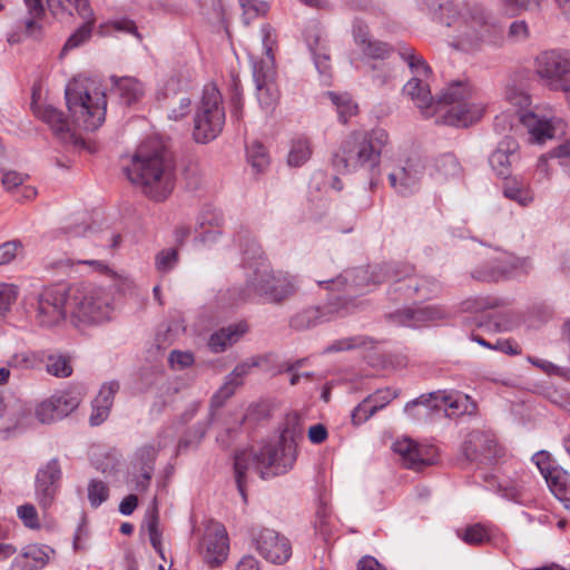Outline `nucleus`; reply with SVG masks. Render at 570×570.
Masks as SVG:
<instances>
[{
    "mask_svg": "<svg viewBox=\"0 0 570 570\" xmlns=\"http://www.w3.org/2000/svg\"><path fill=\"white\" fill-rule=\"evenodd\" d=\"M433 19L448 28L452 47L472 52L483 46H498L503 27L493 11L476 1L420 0Z\"/></svg>",
    "mask_w": 570,
    "mask_h": 570,
    "instance_id": "nucleus-1",
    "label": "nucleus"
},
{
    "mask_svg": "<svg viewBox=\"0 0 570 570\" xmlns=\"http://www.w3.org/2000/svg\"><path fill=\"white\" fill-rule=\"evenodd\" d=\"M128 179L153 200L163 202L175 186V164L163 147L140 146L125 167Z\"/></svg>",
    "mask_w": 570,
    "mask_h": 570,
    "instance_id": "nucleus-2",
    "label": "nucleus"
},
{
    "mask_svg": "<svg viewBox=\"0 0 570 570\" xmlns=\"http://www.w3.org/2000/svg\"><path fill=\"white\" fill-rule=\"evenodd\" d=\"M297 445L278 440L258 448L242 450L234 461L236 484L244 502L246 501V473L256 471L262 479L288 472L297 458Z\"/></svg>",
    "mask_w": 570,
    "mask_h": 570,
    "instance_id": "nucleus-3",
    "label": "nucleus"
},
{
    "mask_svg": "<svg viewBox=\"0 0 570 570\" xmlns=\"http://www.w3.org/2000/svg\"><path fill=\"white\" fill-rule=\"evenodd\" d=\"M389 142L390 136L383 128L352 131L335 151L333 166L341 174L362 169L371 173L379 168Z\"/></svg>",
    "mask_w": 570,
    "mask_h": 570,
    "instance_id": "nucleus-4",
    "label": "nucleus"
},
{
    "mask_svg": "<svg viewBox=\"0 0 570 570\" xmlns=\"http://www.w3.org/2000/svg\"><path fill=\"white\" fill-rule=\"evenodd\" d=\"M66 101L72 122L85 130H96L105 121L106 95L94 81L76 77L66 87Z\"/></svg>",
    "mask_w": 570,
    "mask_h": 570,
    "instance_id": "nucleus-5",
    "label": "nucleus"
},
{
    "mask_svg": "<svg viewBox=\"0 0 570 570\" xmlns=\"http://www.w3.org/2000/svg\"><path fill=\"white\" fill-rule=\"evenodd\" d=\"M485 110L476 90L468 80L450 82L435 101V115L449 126L468 127L481 119Z\"/></svg>",
    "mask_w": 570,
    "mask_h": 570,
    "instance_id": "nucleus-6",
    "label": "nucleus"
},
{
    "mask_svg": "<svg viewBox=\"0 0 570 570\" xmlns=\"http://www.w3.org/2000/svg\"><path fill=\"white\" fill-rule=\"evenodd\" d=\"M263 57L258 59L252 55L253 78L256 87V98L261 109L269 115L279 101V90L276 83V69L274 49L276 48V33L269 26L262 27Z\"/></svg>",
    "mask_w": 570,
    "mask_h": 570,
    "instance_id": "nucleus-7",
    "label": "nucleus"
},
{
    "mask_svg": "<svg viewBox=\"0 0 570 570\" xmlns=\"http://www.w3.org/2000/svg\"><path fill=\"white\" fill-rule=\"evenodd\" d=\"M68 311L71 322L81 324H99L110 320L114 312L112 297L104 288L81 285L68 289Z\"/></svg>",
    "mask_w": 570,
    "mask_h": 570,
    "instance_id": "nucleus-8",
    "label": "nucleus"
},
{
    "mask_svg": "<svg viewBox=\"0 0 570 570\" xmlns=\"http://www.w3.org/2000/svg\"><path fill=\"white\" fill-rule=\"evenodd\" d=\"M297 288L295 276L284 272H275L267 263L259 262L247 274L246 288L239 299L247 301L255 295L264 297L271 303H282L294 296Z\"/></svg>",
    "mask_w": 570,
    "mask_h": 570,
    "instance_id": "nucleus-9",
    "label": "nucleus"
},
{
    "mask_svg": "<svg viewBox=\"0 0 570 570\" xmlns=\"http://www.w3.org/2000/svg\"><path fill=\"white\" fill-rule=\"evenodd\" d=\"M522 125L527 128L530 139L537 144H543L548 139L566 132V122L559 117H539L533 112L518 114L503 111L494 118V130L503 136L514 138L513 134Z\"/></svg>",
    "mask_w": 570,
    "mask_h": 570,
    "instance_id": "nucleus-10",
    "label": "nucleus"
},
{
    "mask_svg": "<svg viewBox=\"0 0 570 570\" xmlns=\"http://www.w3.org/2000/svg\"><path fill=\"white\" fill-rule=\"evenodd\" d=\"M390 266H393V263L375 267L371 272L367 268L357 267L345 271L334 279L318 281V283L330 284V288L333 291H343L345 295L342 297L337 296L335 299L341 307H347L348 313H351L355 308L353 297L366 293L371 284L392 283V272L389 271Z\"/></svg>",
    "mask_w": 570,
    "mask_h": 570,
    "instance_id": "nucleus-11",
    "label": "nucleus"
},
{
    "mask_svg": "<svg viewBox=\"0 0 570 570\" xmlns=\"http://www.w3.org/2000/svg\"><path fill=\"white\" fill-rule=\"evenodd\" d=\"M224 125L222 95L215 86H206L194 116V139L202 144L212 141L222 132Z\"/></svg>",
    "mask_w": 570,
    "mask_h": 570,
    "instance_id": "nucleus-12",
    "label": "nucleus"
},
{
    "mask_svg": "<svg viewBox=\"0 0 570 570\" xmlns=\"http://www.w3.org/2000/svg\"><path fill=\"white\" fill-rule=\"evenodd\" d=\"M534 73L550 90L567 86L564 77L570 73V50L551 49L540 52L534 59Z\"/></svg>",
    "mask_w": 570,
    "mask_h": 570,
    "instance_id": "nucleus-13",
    "label": "nucleus"
},
{
    "mask_svg": "<svg viewBox=\"0 0 570 570\" xmlns=\"http://www.w3.org/2000/svg\"><path fill=\"white\" fill-rule=\"evenodd\" d=\"M68 301L67 289L58 286L45 288L33 305L35 323L45 328L57 326L69 314Z\"/></svg>",
    "mask_w": 570,
    "mask_h": 570,
    "instance_id": "nucleus-14",
    "label": "nucleus"
},
{
    "mask_svg": "<svg viewBox=\"0 0 570 570\" xmlns=\"http://www.w3.org/2000/svg\"><path fill=\"white\" fill-rule=\"evenodd\" d=\"M416 405H424L433 411H443L449 417L473 414L476 410V404L469 395L448 391L422 394L405 405V412L412 415V410Z\"/></svg>",
    "mask_w": 570,
    "mask_h": 570,
    "instance_id": "nucleus-15",
    "label": "nucleus"
},
{
    "mask_svg": "<svg viewBox=\"0 0 570 570\" xmlns=\"http://www.w3.org/2000/svg\"><path fill=\"white\" fill-rule=\"evenodd\" d=\"M389 271L392 272L391 278L395 291L403 292L407 297L426 299L440 289V284L436 279L414 274V268L410 265L393 263Z\"/></svg>",
    "mask_w": 570,
    "mask_h": 570,
    "instance_id": "nucleus-16",
    "label": "nucleus"
},
{
    "mask_svg": "<svg viewBox=\"0 0 570 570\" xmlns=\"http://www.w3.org/2000/svg\"><path fill=\"white\" fill-rule=\"evenodd\" d=\"M252 542L257 553L271 563L284 564L292 556L289 540L274 529H253Z\"/></svg>",
    "mask_w": 570,
    "mask_h": 570,
    "instance_id": "nucleus-17",
    "label": "nucleus"
},
{
    "mask_svg": "<svg viewBox=\"0 0 570 570\" xmlns=\"http://www.w3.org/2000/svg\"><path fill=\"white\" fill-rule=\"evenodd\" d=\"M425 173V165L419 157H410L396 164L389 174L390 186L402 196L419 190Z\"/></svg>",
    "mask_w": 570,
    "mask_h": 570,
    "instance_id": "nucleus-18",
    "label": "nucleus"
},
{
    "mask_svg": "<svg viewBox=\"0 0 570 570\" xmlns=\"http://www.w3.org/2000/svg\"><path fill=\"white\" fill-rule=\"evenodd\" d=\"M533 463L544 478L554 497L570 509V476L567 471L554 465L547 451H539L532 456Z\"/></svg>",
    "mask_w": 570,
    "mask_h": 570,
    "instance_id": "nucleus-19",
    "label": "nucleus"
},
{
    "mask_svg": "<svg viewBox=\"0 0 570 570\" xmlns=\"http://www.w3.org/2000/svg\"><path fill=\"white\" fill-rule=\"evenodd\" d=\"M493 266L487 271H474L472 276L480 281H498L501 277L528 274L532 262L528 257H518L511 253L500 252L492 258Z\"/></svg>",
    "mask_w": 570,
    "mask_h": 570,
    "instance_id": "nucleus-20",
    "label": "nucleus"
},
{
    "mask_svg": "<svg viewBox=\"0 0 570 570\" xmlns=\"http://www.w3.org/2000/svg\"><path fill=\"white\" fill-rule=\"evenodd\" d=\"M392 450L409 469L420 470L435 462V449L433 446L420 444L410 438H401L394 441Z\"/></svg>",
    "mask_w": 570,
    "mask_h": 570,
    "instance_id": "nucleus-21",
    "label": "nucleus"
},
{
    "mask_svg": "<svg viewBox=\"0 0 570 570\" xmlns=\"http://www.w3.org/2000/svg\"><path fill=\"white\" fill-rule=\"evenodd\" d=\"M463 453L470 461L490 463L501 455V449L493 433L473 431L463 443Z\"/></svg>",
    "mask_w": 570,
    "mask_h": 570,
    "instance_id": "nucleus-22",
    "label": "nucleus"
},
{
    "mask_svg": "<svg viewBox=\"0 0 570 570\" xmlns=\"http://www.w3.org/2000/svg\"><path fill=\"white\" fill-rule=\"evenodd\" d=\"M229 544L226 530L223 525L208 529L200 544L203 560L209 567H218L228 556Z\"/></svg>",
    "mask_w": 570,
    "mask_h": 570,
    "instance_id": "nucleus-23",
    "label": "nucleus"
},
{
    "mask_svg": "<svg viewBox=\"0 0 570 570\" xmlns=\"http://www.w3.org/2000/svg\"><path fill=\"white\" fill-rule=\"evenodd\" d=\"M62 476L59 460L53 458L42 465L36 475V494L39 503L48 508L57 493Z\"/></svg>",
    "mask_w": 570,
    "mask_h": 570,
    "instance_id": "nucleus-24",
    "label": "nucleus"
},
{
    "mask_svg": "<svg viewBox=\"0 0 570 570\" xmlns=\"http://www.w3.org/2000/svg\"><path fill=\"white\" fill-rule=\"evenodd\" d=\"M347 314V307H341L335 299L323 307H308L297 313L292 317L291 326L296 330H307L324 322H330L336 316Z\"/></svg>",
    "mask_w": 570,
    "mask_h": 570,
    "instance_id": "nucleus-25",
    "label": "nucleus"
},
{
    "mask_svg": "<svg viewBox=\"0 0 570 570\" xmlns=\"http://www.w3.org/2000/svg\"><path fill=\"white\" fill-rule=\"evenodd\" d=\"M446 315L445 311L439 306L428 305L416 308H405L390 314V320L396 325L407 327H420L431 322L442 320Z\"/></svg>",
    "mask_w": 570,
    "mask_h": 570,
    "instance_id": "nucleus-26",
    "label": "nucleus"
},
{
    "mask_svg": "<svg viewBox=\"0 0 570 570\" xmlns=\"http://www.w3.org/2000/svg\"><path fill=\"white\" fill-rule=\"evenodd\" d=\"M426 78L412 77L403 87V92L421 110L425 118L435 115V101L431 95Z\"/></svg>",
    "mask_w": 570,
    "mask_h": 570,
    "instance_id": "nucleus-27",
    "label": "nucleus"
},
{
    "mask_svg": "<svg viewBox=\"0 0 570 570\" xmlns=\"http://www.w3.org/2000/svg\"><path fill=\"white\" fill-rule=\"evenodd\" d=\"M224 222L223 214L212 205H205L196 218V232L202 243H214L220 235V226Z\"/></svg>",
    "mask_w": 570,
    "mask_h": 570,
    "instance_id": "nucleus-28",
    "label": "nucleus"
},
{
    "mask_svg": "<svg viewBox=\"0 0 570 570\" xmlns=\"http://www.w3.org/2000/svg\"><path fill=\"white\" fill-rule=\"evenodd\" d=\"M517 150L518 144L515 139L507 136L491 154L489 164L499 177L508 178L510 176L512 164L517 159Z\"/></svg>",
    "mask_w": 570,
    "mask_h": 570,
    "instance_id": "nucleus-29",
    "label": "nucleus"
},
{
    "mask_svg": "<svg viewBox=\"0 0 570 570\" xmlns=\"http://www.w3.org/2000/svg\"><path fill=\"white\" fill-rule=\"evenodd\" d=\"M258 365L254 358L238 364L233 372L226 376L225 384L213 395L210 407L216 410L220 407L225 401L230 397L236 387L243 384V379L249 373L252 367Z\"/></svg>",
    "mask_w": 570,
    "mask_h": 570,
    "instance_id": "nucleus-30",
    "label": "nucleus"
},
{
    "mask_svg": "<svg viewBox=\"0 0 570 570\" xmlns=\"http://www.w3.org/2000/svg\"><path fill=\"white\" fill-rule=\"evenodd\" d=\"M119 390V383L111 381L105 383L92 402V412L89 421L91 425L101 424L109 415L114 397Z\"/></svg>",
    "mask_w": 570,
    "mask_h": 570,
    "instance_id": "nucleus-31",
    "label": "nucleus"
},
{
    "mask_svg": "<svg viewBox=\"0 0 570 570\" xmlns=\"http://www.w3.org/2000/svg\"><path fill=\"white\" fill-rule=\"evenodd\" d=\"M38 117L49 125L53 134L65 142H77L75 134L71 131L69 121L63 114L52 106H46L36 111Z\"/></svg>",
    "mask_w": 570,
    "mask_h": 570,
    "instance_id": "nucleus-32",
    "label": "nucleus"
},
{
    "mask_svg": "<svg viewBox=\"0 0 570 570\" xmlns=\"http://www.w3.org/2000/svg\"><path fill=\"white\" fill-rule=\"evenodd\" d=\"M247 330L248 326L245 322L223 327L210 335L208 347L214 353L224 352L227 347L238 342Z\"/></svg>",
    "mask_w": 570,
    "mask_h": 570,
    "instance_id": "nucleus-33",
    "label": "nucleus"
},
{
    "mask_svg": "<svg viewBox=\"0 0 570 570\" xmlns=\"http://www.w3.org/2000/svg\"><path fill=\"white\" fill-rule=\"evenodd\" d=\"M112 89L124 105L138 102L145 95V86L134 77H112Z\"/></svg>",
    "mask_w": 570,
    "mask_h": 570,
    "instance_id": "nucleus-34",
    "label": "nucleus"
},
{
    "mask_svg": "<svg viewBox=\"0 0 570 570\" xmlns=\"http://www.w3.org/2000/svg\"><path fill=\"white\" fill-rule=\"evenodd\" d=\"M306 42L314 57L316 69L321 76L324 77V82H327L331 78L330 56L327 48L323 43L321 33L317 30H314L313 35L307 33Z\"/></svg>",
    "mask_w": 570,
    "mask_h": 570,
    "instance_id": "nucleus-35",
    "label": "nucleus"
},
{
    "mask_svg": "<svg viewBox=\"0 0 570 570\" xmlns=\"http://www.w3.org/2000/svg\"><path fill=\"white\" fill-rule=\"evenodd\" d=\"M174 436L171 433H167L166 435H159L157 440V444H146L138 449L136 452V458L141 463L142 468V476L148 482L151 476L153 466L150 465L160 449L166 448L169 443H171Z\"/></svg>",
    "mask_w": 570,
    "mask_h": 570,
    "instance_id": "nucleus-36",
    "label": "nucleus"
},
{
    "mask_svg": "<svg viewBox=\"0 0 570 570\" xmlns=\"http://www.w3.org/2000/svg\"><path fill=\"white\" fill-rule=\"evenodd\" d=\"M460 173L461 166L456 157L452 154H444L434 159L430 174L435 180L443 181L458 177Z\"/></svg>",
    "mask_w": 570,
    "mask_h": 570,
    "instance_id": "nucleus-37",
    "label": "nucleus"
},
{
    "mask_svg": "<svg viewBox=\"0 0 570 570\" xmlns=\"http://www.w3.org/2000/svg\"><path fill=\"white\" fill-rule=\"evenodd\" d=\"M399 55L401 59L406 62L413 77L428 78L431 73V68L424 60V58L417 53L413 48L407 46H401L399 48Z\"/></svg>",
    "mask_w": 570,
    "mask_h": 570,
    "instance_id": "nucleus-38",
    "label": "nucleus"
},
{
    "mask_svg": "<svg viewBox=\"0 0 570 570\" xmlns=\"http://www.w3.org/2000/svg\"><path fill=\"white\" fill-rule=\"evenodd\" d=\"M57 413L65 417L73 412L81 402V392L77 389H70L52 395Z\"/></svg>",
    "mask_w": 570,
    "mask_h": 570,
    "instance_id": "nucleus-39",
    "label": "nucleus"
},
{
    "mask_svg": "<svg viewBox=\"0 0 570 570\" xmlns=\"http://www.w3.org/2000/svg\"><path fill=\"white\" fill-rule=\"evenodd\" d=\"M311 156L312 147L309 140L307 138H298L291 145L287 164L291 167H301L311 158Z\"/></svg>",
    "mask_w": 570,
    "mask_h": 570,
    "instance_id": "nucleus-40",
    "label": "nucleus"
},
{
    "mask_svg": "<svg viewBox=\"0 0 570 570\" xmlns=\"http://www.w3.org/2000/svg\"><path fill=\"white\" fill-rule=\"evenodd\" d=\"M326 95L336 107L338 118L343 124H346L352 116L356 115L357 105L352 100L350 95H338L335 92H327Z\"/></svg>",
    "mask_w": 570,
    "mask_h": 570,
    "instance_id": "nucleus-41",
    "label": "nucleus"
},
{
    "mask_svg": "<svg viewBox=\"0 0 570 570\" xmlns=\"http://www.w3.org/2000/svg\"><path fill=\"white\" fill-rule=\"evenodd\" d=\"M191 100L186 92L176 94L168 97L167 109L168 117L173 120L184 118L190 111Z\"/></svg>",
    "mask_w": 570,
    "mask_h": 570,
    "instance_id": "nucleus-42",
    "label": "nucleus"
},
{
    "mask_svg": "<svg viewBox=\"0 0 570 570\" xmlns=\"http://www.w3.org/2000/svg\"><path fill=\"white\" fill-rule=\"evenodd\" d=\"M503 195L521 206H528L533 202V194L529 187L518 181L507 183L503 188Z\"/></svg>",
    "mask_w": 570,
    "mask_h": 570,
    "instance_id": "nucleus-43",
    "label": "nucleus"
},
{
    "mask_svg": "<svg viewBox=\"0 0 570 570\" xmlns=\"http://www.w3.org/2000/svg\"><path fill=\"white\" fill-rule=\"evenodd\" d=\"M24 556L32 561L36 569L45 567L55 554V550L46 544H29L23 548Z\"/></svg>",
    "mask_w": 570,
    "mask_h": 570,
    "instance_id": "nucleus-44",
    "label": "nucleus"
},
{
    "mask_svg": "<svg viewBox=\"0 0 570 570\" xmlns=\"http://www.w3.org/2000/svg\"><path fill=\"white\" fill-rule=\"evenodd\" d=\"M247 160L256 171H264L269 165V156L266 148L258 141L247 146Z\"/></svg>",
    "mask_w": 570,
    "mask_h": 570,
    "instance_id": "nucleus-45",
    "label": "nucleus"
},
{
    "mask_svg": "<svg viewBox=\"0 0 570 570\" xmlns=\"http://www.w3.org/2000/svg\"><path fill=\"white\" fill-rule=\"evenodd\" d=\"M543 0H500L504 12L510 16H517L521 11H540Z\"/></svg>",
    "mask_w": 570,
    "mask_h": 570,
    "instance_id": "nucleus-46",
    "label": "nucleus"
},
{
    "mask_svg": "<svg viewBox=\"0 0 570 570\" xmlns=\"http://www.w3.org/2000/svg\"><path fill=\"white\" fill-rule=\"evenodd\" d=\"M383 407L384 403L377 404L375 397H367L353 410L352 422L360 425Z\"/></svg>",
    "mask_w": 570,
    "mask_h": 570,
    "instance_id": "nucleus-47",
    "label": "nucleus"
},
{
    "mask_svg": "<svg viewBox=\"0 0 570 570\" xmlns=\"http://www.w3.org/2000/svg\"><path fill=\"white\" fill-rule=\"evenodd\" d=\"M458 535L471 546H479L490 540L488 529L479 523L458 531Z\"/></svg>",
    "mask_w": 570,
    "mask_h": 570,
    "instance_id": "nucleus-48",
    "label": "nucleus"
},
{
    "mask_svg": "<svg viewBox=\"0 0 570 570\" xmlns=\"http://www.w3.org/2000/svg\"><path fill=\"white\" fill-rule=\"evenodd\" d=\"M47 372L57 377H68L72 373L70 361L65 355H51L47 361Z\"/></svg>",
    "mask_w": 570,
    "mask_h": 570,
    "instance_id": "nucleus-49",
    "label": "nucleus"
},
{
    "mask_svg": "<svg viewBox=\"0 0 570 570\" xmlns=\"http://www.w3.org/2000/svg\"><path fill=\"white\" fill-rule=\"evenodd\" d=\"M505 101L512 107L517 108L515 112L527 114L528 111L524 110L530 106L531 98L522 89L512 86L508 87L505 90Z\"/></svg>",
    "mask_w": 570,
    "mask_h": 570,
    "instance_id": "nucleus-50",
    "label": "nucleus"
},
{
    "mask_svg": "<svg viewBox=\"0 0 570 570\" xmlns=\"http://www.w3.org/2000/svg\"><path fill=\"white\" fill-rule=\"evenodd\" d=\"M303 429L301 419L297 414H291L285 420V425L282 431L279 440L283 442H291L296 445L297 439L302 438Z\"/></svg>",
    "mask_w": 570,
    "mask_h": 570,
    "instance_id": "nucleus-51",
    "label": "nucleus"
},
{
    "mask_svg": "<svg viewBox=\"0 0 570 570\" xmlns=\"http://www.w3.org/2000/svg\"><path fill=\"white\" fill-rule=\"evenodd\" d=\"M8 367L18 370L35 368L39 364V357L30 351L18 352L11 355L7 361Z\"/></svg>",
    "mask_w": 570,
    "mask_h": 570,
    "instance_id": "nucleus-52",
    "label": "nucleus"
},
{
    "mask_svg": "<svg viewBox=\"0 0 570 570\" xmlns=\"http://www.w3.org/2000/svg\"><path fill=\"white\" fill-rule=\"evenodd\" d=\"M85 20L83 24L79 27L73 35L69 37L67 40L63 50L77 48L82 45L91 35L92 27L95 24L94 14L88 18H82Z\"/></svg>",
    "mask_w": 570,
    "mask_h": 570,
    "instance_id": "nucleus-53",
    "label": "nucleus"
},
{
    "mask_svg": "<svg viewBox=\"0 0 570 570\" xmlns=\"http://www.w3.org/2000/svg\"><path fill=\"white\" fill-rule=\"evenodd\" d=\"M178 262V253L175 248H166L159 252L155 258V266L158 272L171 271Z\"/></svg>",
    "mask_w": 570,
    "mask_h": 570,
    "instance_id": "nucleus-54",
    "label": "nucleus"
},
{
    "mask_svg": "<svg viewBox=\"0 0 570 570\" xmlns=\"http://www.w3.org/2000/svg\"><path fill=\"white\" fill-rule=\"evenodd\" d=\"M239 4L243 9V18L246 24L249 23V20L264 14L268 10L267 3L258 0H239Z\"/></svg>",
    "mask_w": 570,
    "mask_h": 570,
    "instance_id": "nucleus-55",
    "label": "nucleus"
},
{
    "mask_svg": "<svg viewBox=\"0 0 570 570\" xmlns=\"http://www.w3.org/2000/svg\"><path fill=\"white\" fill-rule=\"evenodd\" d=\"M109 489L99 480H91L88 485V499L92 507L97 508L108 499Z\"/></svg>",
    "mask_w": 570,
    "mask_h": 570,
    "instance_id": "nucleus-56",
    "label": "nucleus"
},
{
    "mask_svg": "<svg viewBox=\"0 0 570 570\" xmlns=\"http://www.w3.org/2000/svg\"><path fill=\"white\" fill-rule=\"evenodd\" d=\"M19 295V288L13 284L0 283V314L10 311Z\"/></svg>",
    "mask_w": 570,
    "mask_h": 570,
    "instance_id": "nucleus-57",
    "label": "nucleus"
},
{
    "mask_svg": "<svg viewBox=\"0 0 570 570\" xmlns=\"http://www.w3.org/2000/svg\"><path fill=\"white\" fill-rule=\"evenodd\" d=\"M36 416L41 423H51L56 420H60V415L57 413L53 397L41 402L36 409Z\"/></svg>",
    "mask_w": 570,
    "mask_h": 570,
    "instance_id": "nucleus-58",
    "label": "nucleus"
},
{
    "mask_svg": "<svg viewBox=\"0 0 570 570\" xmlns=\"http://www.w3.org/2000/svg\"><path fill=\"white\" fill-rule=\"evenodd\" d=\"M365 56L372 59H385L391 53V47L382 41L371 40L362 48Z\"/></svg>",
    "mask_w": 570,
    "mask_h": 570,
    "instance_id": "nucleus-59",
    "label": "nucleus"
},
{
    "mask_svg": "<svg viewBox=\"0 0 570 570\" xmlns=\"http://www.w3.org/2000/svg\"><path fill=\"white\" fill-rule=\"evenodd\" d=\"M395 77L394 69L387 63L373 66L372 81L379 86H385Z\"/></svg>",
    "mask_w": 570,
    "mask_h": 570,
    "instance_id": "nucleus-60",
    "label": "nucleus"
},
{
    "mask_svg": "<svg viewBox=\"0 0 570 570\" xmlns=\"http://www.w3.org/2000/svg\"><path fill=\"white\" fill-rule=\"evenodd\" d=\"M17 514L27 528L38 529L40 527L37 510L32 504L18 507Z\"/></svg>",
    "mask_w": 570,
    "mask_h": 570,
    "instance_id": "nucleus-61",
    "label": "nucleus"
},
{
    "mask_svg": "<svg viewBox=\"0 0 570 570\" xmlns=\"http://www.w3.org/2000/svg\"><path fill=\"white\" fill-rule=\"evenodd\" d=\"M147 530L149 533V540L153 547L157 548L160 543V532L158 531V513L156 508V501L154 500V507L148 513L146 520Z\"/></svg>",
    "mask_w": 570,
    "mask_h": 570,
    "instance_id": "nucleus-62",
    "label": "nucleus"
},
{
    "mask_svg": "<svg viewBox=\"0 0 570 570\" xmlns=\"http://www.w3.org/2000/svg\"><path fill=\"white\" fill-rule=\"evenodd\" d=\"M530 36L529 27L524 20L513 21L508 31V37L513 42H523Z\"/></svg>",
    "mask_w": 570,
    "mask_h": 570,
    "instance_id": "nucleus-63",
    "label": "nucleus"
},
{
    "mask_svg": "<svg viewBox=\"0 0 570 570\" xmlns=\"http://www.w3.org/2000/svg\"><path fill=\"white\" fill-rule=\"evenodd\" d=\"M168 360L174 370H184L194 363V355L190 352L173 351Z\"/></svg>",
    "mask_w": 570,
    "mask_h": 570,
    "instance_id": "nucleus-64",
    "label": "nucleus"
}]
</instances>
